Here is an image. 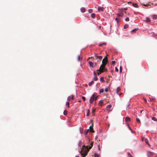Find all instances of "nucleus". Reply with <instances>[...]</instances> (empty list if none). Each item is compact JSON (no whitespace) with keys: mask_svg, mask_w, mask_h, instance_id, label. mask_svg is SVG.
Returning <instances> with one entry per match:
<instances>
[{"mask_svg":"<svg viewBox=\"0 0 157 157\" xmlns=\"http://www.w3.org/2000/svg\"><path fill=\"white\" fill-rule=\"evenodd\" d=\"M106 65L102 64L99 70H97V71H99L101 73H103L104 72H106L107 71V69L105 68Z\"/></svg>","mask_w":157,"mask_h":157,"instance_id":"f257e3e1","label":"nucleus"},{"mask_svg":"<svg viewBox=\"0 0 157 157\" xmlns=\"http://www.w3.org/2000/svg\"><path fill=\"white\" fill-rule=\"evenodd\" d=\"M94 55L95 59L97 60L98 61L101 60L102 57V56L97 53L95 52L94 54Z\"/></svg>","mask_w":157,"mask_h":157,"instance_id":"f03ea898","label":"nucleus"},{"mask_svg":"<svg viewBox=\"0 0 157 157\" xmlns=\"http://www.w3.org/2000/svg\"><path fill=\"white\" fill-rule=\"evenodd\" d=\"M87 151H86V150L83 151L82 150L80 152V153L81 154L82 157H85L87 155Z\"/></svg>","mask_w":157,"mask_h":157,"instance_id":"7ed1b4c3","label":"nucleus"},{"mask_svg":"<svg viewBox=\"0 0 157 157\" xmlns=\"http://www.w3.org/2000/svg\"><path fill=\"white\" fill-rule=\"evenodd\" d=\"M95 100V95L93 94L92 95L90 99V102L92 104Z\"/></svg>","mask_w":157,"mask_h":157,"instance_id":"20e7f679","label":"nucleus"},{"mask_svg":"<svg viewBox=\"0 0 157 157\" xmlns=\"http://www.w3.org/2000/svg\"><path fill=\"white\" fill-rule=\"evenodd\" d=\"M74 99L73 95H70L67 98V100L68 101H70L71 100H73Z\"/></svg>","mask_w":157,"mask_h":157,"instance_id":"39448f33","label":"nucleus"},{"mask_svg":"<svg viewBox=\"0 0 157 157\" xmlns=\"http://www.w3.org/2000/svg\"><path fill=\"white\" fill-rule=\"evenodd\" d=\"M108 60L107 59H103L102 60V64L104 65H106L107 63Z\"/></svg>","mask_w":157,"mask_h":157,"instance_id":"423d86ee","label":"nucleus"},{"mask_svg":"<svg viewBox=\"0 0 157 157\" xmlns=\"http://www.w3.org/2000/svg\"><path fill=\"white\" fill-rule=\"evenodd\" d=\"M98 12L103 11L104 9L102 7L98 6Z\"/></svg>","mask_w":157,"mask_h":157,"instance_id":"0eeeda50","label":"nucleus"},{"mask_svg":"<svg viewBox=\"0 0 157 157\" xmlns=\"http://www.w3.org/2000/svg\"><path fill=\"white\" fill-rule=\"evenodd\" d=\"M112 105L110 104L106 106V109L108 111H110V108L111 107Z\"/></svg>","mask_w":157,"mask_h":157,"instance_id":"6e6552de","label":"nucleus"},{"mask_svg":"<svg viewBox=\"0 0 157 157\" xmlns=\"http://www.w3.org/2000/svg\"><path fill=\"white\" fill-rule=\"evenodd\" d=\"M80 10H81V11L82 13H84L86 11V9L84 7H82L80 9Z\"/></svg>","mask_w":157,"mask_h":157,"instance_id":"1a4fd4ad","label":"nucleus"},{"mask_svg":"<svg viewBox=\"0 0 157 157\" xmlns=\"http://www.w3.org/2000/svg\"><path fill=\"white\" fill-rule=\"evenodd\" d=\"M89 129H90V130H89V131H90V132H94V131L93 129V126H90V128H89Z\"/></svg>","mask_w":157,"mask_h":157,"instance_id":"9d476101","label":"nucleus"},{"mask_svg":"<svg viewBox=\"0 0 157 157\" xmlns=\"http://www.w3.org/2000/svg\"><path fill=\"white\" fill-rule=\"evenodd\" d=\"M152 18L153 20H156L157 19V15H154L152 16Z\"/></svg>","mask_w":157,"mask_h":157,"instance_id":"9b49d317","label":"nucleus"},{"mask_svg":"<svg viewBox=\"0 0 157 157\" xmlns=\"http://www.w3.org/2000/svg\"><path fill=\"white\" fill-rule=\"evenodd\" d=\"M89 64L90 66L91 67H94V65H93V63L92 62H91V61L89 62Z\"/></svg>","mask_w":157,"mask_h":157,"instance_id":"f8f14e48","label":"nucleus"},{"mask_svg":"<svg viewBox=\"0 0 157 157\" xmlns=\"http://www.w3.org/2000/svg\"><path fill=\"white\" fill-rule=\"evenodd\" d=\"M130 121H131V119H130V118H129V117H126L125 119V121H126V122Z\"/></svg>","mask_w":157,"mask_h":157,"instance_id":"ddd939ff","label":"nucleus"},{"mask_svg":"<svg viewBox=\"0 0 157 157\" xmlns=\"http://www.w3.org/2000/svg\"><path fill=\"white\" fill-rule=\"evenodd\" d=\"M144 141L146 143L147 145H149V146H150V145L149 144L148 140L147 139H145L144 140Z\"/></svg>","mask_w":157,"mask_h":157,"instance_id":"4468645a","label":"nucleus"},{"mask_svg":"<svg viewBox=\"0 0 157 157\" xmlns=\"http://www.w3.org/2000/svg\"><path fill=\"white\" fill-rule=\"evenodd\" d=\"M132 6L134 7H135L136 8H137V7H138V5L137 4H136V3H133L132 4Z\"/></svg>","mask_w":157,"mask_h":157,"instance_id":"2eb2a0df","label":"nucleus"},{"mask_svg":"<svg viewBox=\"0 0 157 157\" xmlns=\"http://www.w3.org/2000/svg\"><path fill=\"white\" fill-rule=\"evenodd\" d=\"M100 81L102 82H105L103 77H101L100 78Z\"/></svg>","mask_w":157,"mask_h":157,"instance_id":"dca6fc26","label":"nucleus"},{"mask_svg":"<svg viewBox=\"0 0 157 157\" xmlns=\"http://www.w3.org/2000/svg\"><path fill=\"white\" fill-rule=\"evenodd\" d=\"M95 14L94 13H92L91 14V17L93 18H94L95 17Z\"/></svg>","mask_w":157,"mask_h":157,"instance_id":"f3484780","label":"nucleus"},{"mask_svg":"<svg viewBox=\"0 0 157 157\" xmlns=\"http://www.w3.org/2000/svg\"><path fill=\"white\" fill-rule=\"evenodd\" d=\"M103 102H102V100L100 101L99 103V106H102V104H103Z\"/></svg>","mask_w":157,"mask_h":157,"instance_id":"a211bd4d","label":"nucleus"},{"mask_svg":"<svg viewBox=\"0 0 157 157\" xmlns=\"http://www.w3.org/2000/svg\"><path fill=\"white\" fill-rule=\"evenodd\" d=\"M151 119L152 120H153L154 121H157V119L155 117H152Z\"/></svg>","mask_w":157,"mask_h":157,"instance_id":"6ab92c4d","label":"nucleus"},{"mask_svg":"<svg viewBox=\"0 0 157 157\" xmlns=\"http://www.w3.org/2000/svg\"><path fill=\"white\" fill-rule=\"evenodd\" d=\"M66 106H67L68 108L69 107V101H68L66 103Z\"/></svg>","mask_w":157,"mask_h":157,"instance_id":"aec40b11","label":"nucleus"},{"mask_svg":"<svg viewBox=\"0 0 157 157\" xmlns=\"http://www.w3.org/2000/svg\"><path fill=\"white\" fill-rule=\"evenodd\" d=\"M98 77L96 76H94V78L93 80L95 81H96L98 80Z\"/></svg>","mask_w":157,"mask_h":157,"instance_id":"412c9836","label":"nucleus"},{"mask_svg":"<svg viewBox=\"0 0 157 157\" xmlns=\"http://www.w3.org/2000/svg\"><path fill=\"white\" fill-rule=\"evenodd\" d=\"M93 81H91V82H90L89 83V85L90 86H91L92 84H93Z\"/></svg>","mask_w":157,"mask_h":157,"instance_id":"4be33fe9","label":"nucleus"},{"mask_svg":"<svg viewBox=\"0 0 157 157\" xmlns=\"http://www.w3.org/2000/svg\"><path fill=\"white\" fill-rule=\"evenodd\" d=\"M146 21L147 22H150V18L149 17L147 18Z\"/></svg>","mask_w":157,"mask_h":157,"instance_id":"5701e85b","label":"nucleus"},{"mask_svg":"<svg viewBox=\"0 0 157 157\" xmlns=\"http://www.w3.org/2000/svg\"><path fill=\"white\" fill-rule=\"evenodd\" d=\"M104 89L103 88L101 89L100 90H99V93H102L104 91Z\"/></svg>","mask_w":157,"mask_h":157,"instance_id":"b1692460","label":"nucleus"},{"mask_svg":"<svg viewBox=\"0 0 157 157\" xmlns=\"http://www.w3.org/2000/svg\"><path fill=\"white\" fill-rule=\"evenodd\" d=\"M128 25L127 24H126L124 25V29H126L128 27Z\"/></svg>","mask_w":157,"mask_h":157,"instance_id":"393cba45","label":"nucleus"},{"mask_svg":"<svg viewBox=\"0 0 157 157\" xmlns=\"http://www.w3.org/2000/svg\"><path fill=\"white\" fill-rule=\"evenodd\" d=\"M106 44L105 43H103L102 44H99V46H101L102 45H105Z\"/></svg>","mask_w":157,"mask_h":157,"instance_id":"a878e982","label":"nucleus"},{"mask_svg":"<svg viewBox=\"0 0 157 157\" xmlns=\"http://www.w3.org/2000/svg\"><path fill=\"white\" fill-rule=\"evenodd\" d=\"M93 12V10L91 9H89L88 10V12L90 13H91Z\"/></svg>","mask_w":157,"mask_h":157,"instance_id":"bb28decb","label":"nucleus"},{"mask_svg":"<svg viewBox=\"0 0 157 157\" xmlns=\"http://www.w3.org/2000/svg\"><path fill=\"white\" fill-rule=\"evenodd\" d=\"M89 131V129H87V130L85 132V135H86L87 134V133H88V131Z\"/></svg>","mask_w":157,"mask_h":157,"instance_id":"cd10ccee","label":"nucleus"},{"mask_svg":"<svg viewBox=\"0 0 157 157\" xmlns=\"http://www.w3.org/2000/svg\"><path fill=\"white\" fill-rule=\"evenodd\" d=\"M94 156L95 157H99L98 155L96 153H95Z\"/></svg>","mask_w":157,"mask_h":157,"instance_id":"c85d7f7f","label":"nucleus"},{"mask_svg":"<svg viewBox=\"0 0 157 157\" xmlns=\"http://www.w3.org/2000/svg\"><path fill=\"white\" fill-rule=\"evenodd\" d=\"M128 156L129 157H133V156H132L131 155V154L130 153H128Z\"/></svg>","mask_w":157,"mask_h":157,"instance_id":"c756f323","label":"nucleus"},{"mask_svg":"<svg viewBox=\"0 0 157 157\" xmlns=\"http://www.w3.org/2000/svg\"><path fill=\"white\" fill-rule=\"evenodd\" d=\"M78 61H79L80 60V55H79L78 56Z\"/></svg>","mask_w":157,"mask_h":157,"instance_id":"7c9ffc66","label":"nucleus"},{"mask_svg":"<svg viewBox=\"0 0 157 157\" xmlns=\"http://www.w3.org/2000/svg\"><path fill=\"white\" fill-rule=\"evenodd\" d=\"M112 63L113 65H115L116 63V62L114 61H112Z\"/></svg>","mask_w":157,"mask_h":157,"instance_id":"2f4dec72","label":"nucleus"},{"mask_svg":"<svg viewBox=\"0 0 157 157\" xmlns=\"http://www.w3.org/2000/svg\"><path fill=\"white\" fill-rule=\"evenodd\" d=\"M136 121H137V122H140V120L138 118H136Z\"/></svg>","mask_w":157,"mask_h":157,"instance_id":"473e14b6","label":"nucleus"},{"mask_svg":"<svg viewBox=\"0 0 157 157\" xmlns=\"http://www.w3.org/2000/svg\"><path fill=\"white\" fill-rule=\"evenodd\" d=\"M137 29H134L131 31V32H135Z\"/></svg>","mask_w":157,"mask_h":157,"instance_id":"72a5a7b5","label":"nucleus"},{"mask_svg":"<svg viewBox=\"0 0 157 157\" xmlns=\"http://www.w3.org/2000/svg\"><path fill=\"white\" fill-rule=\"evenodd\" d=\"M122 71V67H121V66H120V73H121Z\"/></svg>","mask_w":157,"mask_h":157,"instance_id":"f704fd0d","label":"nucleus"},{"mask_svg":"<svg viewBox=\"0 0 157 157\" xmlns=\"http://www.w3.org/2000/svg\"><path fill=\"white\" fill-rule=\"evenodd\" d=\"M118 89H119V87H117V90H116V93L117 94H118Z\"/></svg>","mask_w":157,"mask_h":157,"instance_id":"c9c22d12","label":"nucleus"},{"mask_svg":"<svg viewBox=\"0 0 157 157\" xmlns=\"http://www.w3.org/2000/svg\"><path fill=\"white\" fill-rule=\"evenodd\" d=\"M125 20L126 21H129V18L128 17H126L125 19Z\"/></svg>","mask_w":157,"mask_h":157,"instance_id":"e433bc0d","label":"nucleus"},{"mask_svg":"<svg viewBox=\"0 0 157 157\" xmlns=\"http://www.w3.org/2000/svg\"><path fill=\"white\" fill-rule=\"evenodd\" d=\"M115 71H116L117 72H118V70L117 67H115Z\"/></svg>","mask_w":157,"mask_h":157,"instance_id":"4c0bfd02","label":"nucleus"},{"mask_svg":"<svg viewBox=\"0 0 157 157\" xmlns=\"http://www.w3.org/2000/svg\"><path fill=\"white\" fill-rule=\"evenodd\" d=\"M105 91L106 92H108V89L107 88H105Z\"/></svg>","mask_w":157,"mask_h":157,"instance_id":"58836bf2","label":"nucleus"},{"mask_svg":"<svg viewBox=\"0 0 157 157\" xmlns=\"http://www.w3.org/2000/svg\"><path fill=\"white\" fill-rule=\"evenodd\" d=\"M82 99L83 100V101H84L85 100V98L84 97H82Z\"/></svg>","mask_w":157,"mask_h":157,"instance_id":"ea45409f","label":"nucleus"},{"mask_svg":"<svg viewBox=\"0 0 157 157\" xmlns=\"http://www.w3.org/2000/svg\"><path fill=\"white\" fill-rule=\"evenodd\" d=\"M128 127L129 129L130 130H132V129L129 126V125L128 124Z\"/></svg>","mask_w":157,"mask_h":157,"instance_id":"a19ab883","label":"nucleus"},{"mask_svg":"<svg viewBox=\"0 0 157 157\" xmlns=\"http://www.w3.org/2000/svg\"><path fill=\"white\" fill-rule=\"evenodd\" d=\"M65 111L64 110V112H63V114L64 115H66L67 114V113H65Z\"/></svg>","mask_w":157,"mask_h":157,"instance_id":"79ce46f5","label":"nucleus"},{"mask_svg":"<svg viewBox=\"0 0 157 157\" xmlns=\"http://www.w3.org/2000/svg\"><path fill=\"white\" fill-rule=\"evenodd\" d=\"M91 58H92V57H89L88 58H87V60H89V59H90Z\"/></svg>","mask_w":157,"mask_h":157,"instance_id":"37998d69","label":"nucleus"},{"mask_svg":"<svg viewBox=\"0 0 157 157\" xmlns=\"http://www.w3.org/2000/svg\"><path fill=\"white\" fill-rule=\"evenodd\" d=\"M130 130L131 131L132 133H134L135 132L134 131H133L132 129V130Z\"/></svg>","mask_w":157,"mask_h":157,"instance_id":"c03bdc74","label":"nucleus"},{"mask_svg":"<svg viewBox=\"0 0 157 157\" xmlns=\"http://www.w3.org/2000/svg\"><path fill=\"white\" fill-rule=\"evenodd\" d=\"M115 20L117 21V22H118V18H115Z\"/></svg>","mask_w":157,"mask_h":157,"instance_id":"a18cd8bd","label":"nucleus"},{"mask_svg":"<svg viewBox=\"0 0 157 157\" xmlns=\"http://www.w3.org/2000/svg\"><path fill=\"white\" fill-rule=\"evenodd\" d=\"M130 105V104H128L127 105V108H128Z\"/></svg>","mask_w":157,"mask_h":157,"instance_id":"49530a36","label":"nucleus"},{"mask_svg":"<svg viewBox=\"0 0 157 157\" xmlns=\"http://www.w3.org/2000/svg\"><path fill=\"white\" fill-rule=\"evenodd\" d=\"M92 146H93V145H92V144H91V146H90V147H89V148H90V149L92 147Z\"/></svg>","mask_w":157,"mask_h":157,"instance_id":"de8ad7c7","label":"nucleus"},{"mask_svg":"<svg viewBox=\"0 0 157 157\" xmlns=\"http://www.w3.org/2000/svg\"><path fill=\"white\" fill-rule=\"evenodd\" d=\"M144 101L146 102L147 101V100L145 99H144Z\"/></svg>","mask_w":157,"mask_h":157,"instance_id":"09e8293b","label":"nucleus"},{"mask_svg":"<svg viewBox=\"0 0 157 157\" xmlns=\"http://www.w3.org/2000/svg\"><path fill=\"white\" fill-rule=\"evenodd\" d=\"M104 59H106V56H105Z\"/></svg>","mask_w":157,"mask_h":157,"instance_id":"8fccbe9b","label":"nucleus"},{"mask_svg":"<svg viewBox=\"0 0 157 157\" xmlns=\"http://www.w3.org/2000/svg\"><path fill=\"white\" fill-rule=\"evenodd\" d=\"M93 74H94V75H95V74H95V73L94 72Z\"/></svg>","mask_w":157,"mask_h":157,"instance_id":"3c124183","label":"nucleus"},{"mask_svg":"<svg viewBox=\"0 0 157 157\" xmlns=\"http://www.w3.org/2000/svg\"><path fill=\"white\" fill-rule=\"evenodd\" d=\"M97 74H98V75H99V74H100V73H99V72H98V73H97Z\"/></svg>","mask_w":157,"mask_h":157,"instance_id":"603ef678","label":"nucleus"},{"mask_svg":"<svg viewBox=\"0 0 157 157\" xmlns=\"http://www.w3.org/2000/svg\"><path fill=\"white\" fill-rule=\"evenodd\" d=\"M97 98V97H96V98L95 97V100H96Z\"/></svg>","mask_w":157,"mask_h":157,"instance_id":"864d4df0","label":"nucleus"},{"mask_svg":"<svg viewBox=\"0 0 157 157\" xmlns=\"http://www.w3.org/2000/svg\"><path fill=\"white\" fill-rule=\"evenodd\" d=\"M75 157H79V156H76Z\"/></svg>","mask_w":157,"mask_h":157,"instance_id":"5fc2aeb1","label":"nucleus"},{"mask_svg":"<svg viewBox=\"0 0 157 157\" xmlns=\"http://www.w3.org/2000/svg\"><path fill=\"white\" fill-rule=\"evenodd\" d=\"M143 111V110L141 111H140V112H141V113H142V112Z\"/></svg>","mask_w":157,"mask_h":157,"instance_id":"6e6d98bb","label":"nucleus"},{"mask_svg":"<svg viewBox=\"0 0 157 157\" xmlns=\"http://www.w3.org/2000/svg\"><path fill=\"white\" fill-rule=\"evenodd\" d=\"M81 102V101H78V102Z\"/></svg>","mask_w":157,"mask_h":157,"instance_id":"4d7b16f0","label":"nucleus"},{"mask_svg":"<svg viewBox=\"0 0 157 157\" xmlns=\"http://www.w3.org/2000/svg\"><path fill=\"white\" fill-rule=\"evenodd\" d=\"M88 115H89L88 113H87V116H88Z\"/></svg>","mask_w":157,"mask_h":157,"instance_id":"13d9d810","label":"nucleus"}]
</instances>
